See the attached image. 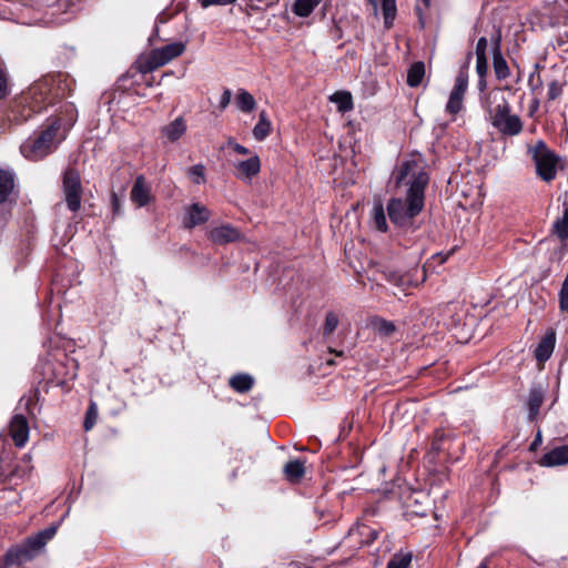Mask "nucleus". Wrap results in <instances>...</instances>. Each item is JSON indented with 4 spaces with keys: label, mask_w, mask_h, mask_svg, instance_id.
I'll return each mask as SVG.
<instances>
[{
    "label": "nucleus",
    "mask_w": 568,
    "mask_h": 568,
    "mask_svg": "<svg viewBox=\"0 0 568 568\" xmlns=\"http://www.w3.org/2000/svg\"><path fill=\"white\" fill-rule=\"evenodd\" d=\"M493 67L496 74V78L498 80H505L510 75V71L507 64V61L503 57L500 49H499V42H497L495 49H494V57H493Z\"/></svg>",
    "instance_id": "obj_18"
},
{
    "label": "nucleus",
    "mask_w": 568,
    "mask_h": 568,
    "mask_svg": "<svg viewBox=\"0 0 568 568\" xmlns=\"http://www.w3.org/2000/svg\"><path fill=\"white\" fill-rule=\"evenodd\" d=\"M425 75V64L423 62L413 63L407 71V84L412 88L418 87Z\"/></svg>",
    "instance_id": "obj_27"
},
{
    "label": "nucleus",
    "mask_w": 568,
    "mask_h": 568,
    "mask_svg": "<svg viewBox=\"0 0 568 568\" xmlns=\"http://www.w3.org/2000/svg\"><path fill=\"white\" fill-rule=\"evenodd\" d=\"M235 103L239 110H241L244 113L252 112L256 105L254 97L244 89L239 90L235 98Z\"/></svg>",
    "instance_id": "obj_25"
},
{
    "label": "nucleus",
    "mask_w": 568,
    "mask_h": 568,
    "mask_svg": "<svg viewBox=\"0 0 568 568\" xmlns=\"http://www.w3.org/2000/svg\"><path fill=\"white\" fill-rule=\"evenodd\" d=\"M536 164L538 175L545 181H551L557 173V156L541 140L529 149Z\"/></svg>",
    "instance_id": "obj_6"
},
{
    "label": "nucleus",
    "mask_w": 568,
    "mask_h": 568,
    "mask_svg": "<svg viewBox=\"0 0 568 568\" xmlns=\"http://www.w3.org/2000/svg\"><path fill=\"white\" fill-rule=\"evenodd\" d=\"M254 384V379L248 374H237L231 377L230 386L237 393L248 392Z\"/></svg>",
    "instance_id": "obj_26"
},
{
    "label": "nucleus",
    "mask_w": 568,
    "mask_h": 568,
    "mask_svg": "<svg viewBox=\"0 0 568 568\" xmlns=\"http://www.w3.org/2000/svg\"><path fill=\"white\" fill-rule=\"evenodd\" d=\"M366 532L369 536V539L367 540V542H372V541L376 540L378 537V532L376 530L371 529L369 527L363 526L361 534L365 535Z\"/></svg>",
    "instance_id": "obj_47"
},
{
    "label": "nucleus",
    "mask_w": 568,
    "mask_h": 568,
    "mask_svg": "<svg viewBox=\"0 0 568 568\" xmlns=\"http://www.w3.org/2000/svg\"><path fill=\"white\" fill-rule=\"evenodd\" d=\"M60 121H53L45 130L29 136L21 145V154L30 161H39L53 152L57 148Z\"/></svg>",
    "instance_id": "obj_4"
},
{
    "label": "nucleus",
    "mask_w": 568,
    "mask_h": 568,
    "mask_svg": "<svg viewBox=\"0 0 568 568\" xmlns=\"http://www.w3.org/2000/svg\"><path fill=\"white\" fill-rule=\"evenodd\" d=\"M236 170V178L244 181H250L253 176L258 174L261 170V161L256 154L251 155L247 160L234 163Z\"/></svg>",
    "instance_id": "obj_11"
},
{
    "label": "nucleus",
    "mask_w": 568,
    "mask_h": 568,
    "mask_svg": "<svg viewBox=\"0 0 568 568\" xmlns=\"http://www.w3.org/2000/svg\"><path fill=\"white\" fill-rule=\"evenodd\" d=\"M477 568H489V567H488V562H487V560L481 561V562L477 566Z\"/></svg>",
    "instance_id": "obj_51"
},
{
    "label": "nucleus",
    "mask_w": 568,
    "mask_h": 568,
    "mask_svg": "<svg viewBox=\"0 0 568 568\" xmlns=\"http://www.w3.org/2000/svg\"><path fill=\"white\" fill-rule=\"evenodd\" d=\"M540 435H538V437L535 439L534 444L535 445L536 443H538V439H539Z\"/></svg>",
    "instance_id": "obj_53"
},
{
    "label": "nucleus",
    "mask_w": 568,
    "mask_h": 568,
    "mask_svg": "<svg viewBox=\"0 0 568 568\" xmlns=\"http://www.w3.org/2000/svg\"><path fill=\"white\" fill-rule=\"evenodd\" d=\"M202 8H209L211 6H227L233 4L236 0H200Z\"/></svg>",
    "instance_id": "obj_42"
},
{
    "label": "nucleus",
    "mask_w": 568,
    "mask_h": 568,
    "mask_svg": "<svg viewBox=\"0 0 568 568\" xmlns=\"http://www.w3.org/2000/svg\"><path fill=\"white\" fill-rule=\"evenodd\" d=\"M463 95L449 94L448 102L446 104V111L449 114L456 115L463 109Z\"/></svg>",
    "instance_id": "obj_34"
},
{
    "label": "nucleus",
    "mask_w": 568,
    "mask_h": 568,
    "mask_svg": "<svg viewBox=\"0 0 568 568\" xmlns=\"http://www.w3.org/2000/svg\"><path fill=\"white\" fill-rule=\"evenodd\" d=\"M61 83V75H48L36 81L22 95L23 112L28 110V113H23L22 116L27 120L31 114L41 112L47 105L62 98Z\"/></svg>",
    "instance_id": "obj_2"
},
{
    "label": "nucleus",
    "mask_w": 568,
    "mask_h": 568,
    "mask_svg": "<svg viewBox=\"0 0 568 568\" xmlns=\"http://www.w3.org/2000/svg\"><path fill=\"white\" fill-rule=\"evenodd\" d=\"M305 473L304 460L294 459L290 460L284 466V474L290 481H298Z\"/></svg>",
    "instance_id": "obj_23"
},
{
    "label": "nucleus",
    "mask_w": 568,
    "mask_h": 568,
    "mask_svg": "<svg viewBox=\"0 0 568 568\" xmlns=\"http://www.w3.org/2000/svg\"><path fill=\"white\" fill-rule=\"evenodd\" d=\"M272 131V123L267 118L265 111H262L258 115V121L253 128V136L257 141L265 140Z\"/></svg>",
    "instance_id": "obj_21"
},
{
    "label": "nucleus",
    "mask_w": 568,
    "mask_h": 568,
    "mask_svg": "<svg viewBox=\"0 0 568 568\" xmlns=\"http://www.w3.org/2000/svg\"><path fill=\"white\" fill-rule=\"evenodd\" d=\"M393 181L400 196L387 203L390 222L399 229H415V219L425 206V190L429 182L423 158L412 154L404 159L393 172Z\"/></svg>",
    "instance_id": "obj_1"
},
{
    "label": "nucleus",
    "mask_w": 568,
    "mask_h": 568,
    "mask_svg": "<svg viewBox=\"0 0 568 568\" xmlns=\"http://www.w3.org/2000/svg\"><path fill=\"white\" fill-rule=\"evenodd\" d=\"M211 216L210 210L200 203H193L185 209L183 216V225L186 229H193L204 224Z\"/></svg>",
    "instance_id": "obj_9"
},
{
    "label": "nucleus",
    "mask_w": 568,
    "mask_h": 568,
    "mask_svg": "<svg viewBox=\"0 0 568 568\" xmlns=\"http://www.w3.org/2000/svg\"><path fill=\"white\" fill-rule=\"evenodd\" d=\"M57 526H50L38 534L41 535L44 538V541L48 542L57 532Z\"/></svg>",
    "instance_id": "obj_45"
},
{
    "label": "nucleus",
    "mask_w": 568,
    "mask_h": 568,
    "mask_svg": "<svg viewBox=\"0 0 568 568\" xmlns=\"http://www.w3.org/2000/svg\"><path fill=\"white\" fill-rule=\"evenodd\" d=\"M9 93L8 75L4 68L0 64V100Z\"/></svg>",
    "instance_id": "obj_38"
},
{
    "label": "nucleus",
    "mask_w": 568,
    "mask_h": 568,
    "mask_svg": "<svg viewBox=\"0 0 568 568\" xmlns=\"http://www.w3.org/2000/svg\"><path fill=\"white\" fill-rule=\"evenodd\" d=\"M560 93H561V87L556 81H552L549 85L548 98L550 100H555L560 95Z\"/></svg>",
    "instance_id": "obj_43"
},
{
    "label": "nucleus",
    "mask_w": 568,
    "mask_h": 568,
    "mask_svg": "<svg viewBox=\"0 0 568 568\" xmlns=\"http://www.w3.org/2000/svg\"><path fill=\"white\" fill-rule=\"evenodd\" d=\"M187 176L194 184H203L205 182V169L202 164H195L187 169Z\"/></svg>",
    "instance_id": "obj_33"
},
{
    "label": "nucleus",
    "mask_w": 568,
    "mask_h": 568,
    "mask_svg": "<svg viewBox=\"0 0 568 568\" xmlns=\"http://www.w3.org/2000/svg\"><path fill=\"white\" fill-rule=\"evenodd\" d=\"M111 203H112L113 213L114 214H120V212H121V201H120V199L118 197V195L115 193H112Z\"/></svg>",
    "instance_id": "obj_48"
},
{
    "label": "nucleus",
    "mask_w": 568,
    "mask_h": 568,
    "mask_svg": "<svg viewBox=\"0 0 568 568\" xmlns=\"http://www.w3.org/2000/svg\"><path fill=\"white\" fill-rule=\"evenodd\" d=\"M14 187V174L8 170H0V204L6 202Z\"/></svg>",
    "instance_id": "obj_20"
},
{
    "label": "nucleus",
    "mask_w": 568,
    "mask_h": 568,
    "mask_svg": "<svg viewBox=\"0 0 568 568\" xmlns=\"http://www.w3.org/2000/svg\"><path fill=\"white\" fill-rule=\"evenodd\" d=\"M374 8V11L376 12L377 11V8H378V2L377 0H367Z\"/></svg>",
    "instance_id": "obj_50"
},
{
    "label": "nucleus",
    "mask_w": 568,
    "mask_h": 568,
    "mask_svg": "<svg viewBox=\"0 0 568 568\" xmlns=\"http://www.w3.org/2000/svg\"><path fill=\"white\" fill-rule=\"evenodd\" d=\"M542 466L552 467L568 464V445H562L546 453L540 460Z\"/></svg>",
    "instance_id": "obj_16"
},
{
    "label": "nucleus",
    "mask_w": 568,
    "mask_h": 568,
    "mask_svg": "<svg viewBox=\"0 0 568 568\" xmlns=\"http://www.w3.org/2000/svg\"><path fill=\"white\" fill-rule=\"evenodd\" d=\"M338 325V317L335 313L328 312L324 323V335L332 334Z\"/></svg>",
    "instance_id": "obj_37"
},
{
    "label": "nucleus",
    "mask_w": 568,
    "mask_h": 568,
    "mask_svg": "<svg viewBox=\"0 0 568 568\" xmlns=\"http://www.w3.org/2000/svg\"><path fill=\"white\" fill-rule=\"evenodd\" d=\"M412 552H396L387 562L386 568H408L412 564Z\"/></svg>",
    "instance_id": "obj_29"
},
{
    "label": "nucleus",
    "mask_w": 568,
    "mask_h": 568,
    "mask_svg": "<svg viewBox=\"0 0 568 568\" xmlns=\"http://www.w3.org/2000/svg\"><path fill=\"white\" fill-rule=\"evenodd\" d=\"M62 192L65 204L71 212H78L81 207L82 183L78 170L68 168L62 174Z\"/></svg>",
    "instance_id": "obj_7"
},
{
    "label": "nucleus",
    "mask_w": 568,
    "mask_h": 568,
    "mask_svg": "<svg viewBox=\"0 0 568 568\" xmlns=\"http://www.w3.org/2000/svg\"><path fill=\"white\" fill-rule=\"evenodd\" d=\"M559 307L561 312H568V272L559 292Z\"/></svg>",
    "instance_id": "obj_36"
},
{
    "label": "nucleus",
    "mask_w": 568,
    "mask_h": 568,
    "mask_svg": "<svg viewBox=\"0 0 568 568\" xmlns=\"http://www.w3.org/2000/svg\"><path fill=\"white\" fill-rule=\"evenodd\" d=\"M320 3L321 0H296L293 6V12L298 17L306 18Z\"/></svg>",
    "instance_id": "obj_28"
},
{
    "label": "nucleus",
    "mask_w": 568,
    "mask_h": 568,
    "mask_svg": "<svg viewBox=\"0 0 568 568\" xmlns=\"http://www.w3.org/2000/svg\"><path fill=\"white\" fill-rule=\"evenodd\" d=\"M556 343L555 332H548L538 343L535 349V357L538 362L544 363L550 358Z\"/></svg>",
    "instance_id": "obj_15"
},
{
    "label": "nucleus",
    "mask_w": 568,
    "mask_h": 568,
    "mask_svg": "<svg viewBox=\"0 0 568 568\" xmlns=\"http://www.w3.org/2000/svg\"><path fill=\"white\" fill-rule=\"evenodd\" d=\"M489 100L494 105L488 108L491 125L503 135L515 136L523 131V121L511 113V108L500 91L490 92Z\"/></svg>",
    "instance_id": "obj_3"
},
{
    "label": "nucleus",
    "mask_w": 568,
    "mask_h": 568,
    "mask_svg": "<svg viewBox=\"0 0 568 568\" xmlns=\"http://www.w3.org/2000/svg\"><path fill=\"white\" fill-rule=\"evenodd\" d=\"M488 70L487 58H476V72L479 78H485Z\"/></svg>",
    "instance_id": "obj_39"
},
{
    "label": "nucleus",
    "mask_w": 568,
    "mask_h": 568,
    "mask_svg": "<svg viewBox=\"0 0 568 568\" xmlns=\"http://www.w3.org/2000/svg\"><path fill=\"white\" fill-rule=\"evenodd\" d=\"M329 100L336 104L337 110L342 113H346L354 108L353 98L348 91H337L329 97Z\"/></svg>",
    "instance_id": "obj_22"
},
{
    "label": "nucleus",
    "mask_w": 568,
    "mask_h": 568,
    "mask_svg": "<svg viewBox=\"0 0 568 568\" xmlns=\"http://www.w3.org/2000/svg\"><path fill=\"white\" fill-rule=\"evenodd\" d=\"M473 54L469 52L467 54V62L465 65H463L456 77L454 88L450 93L463 95L465 94L467 87H468V64L471 59Z\"/></svg>",
    "instance_id": "obj_19"
},
{
    "label": "nucleus",
    "mask_w": 568,
    "mask_h": 568,
    "mask_svg": "<svg viewBox=\"0 0 568 568\" xmlns=\"http://www.w3.org/2000/svg\"><path fill=\"white\" fill-rule=\"evenodd\" d=\"M488 42L485 37H481L477 41L476 45V58H487L486 51H487Z\"/></svg>",
    "instance_id": "obj_41"
},
{
    "label": "nucleus",
    "mask_w": 568,
    "mask_h": 568,
    "mask_svg": "<svg viewBox=\"0 0 568 568\" xmlns=\"http://www.w3.org/2000/svg\"><path fill=\"white\" fill-rule=\"evenodd\" d=\"M426 7H429L430 0H422Z\"/></svg>",
    "instance_id": "obj_52"
},
{
    "label": "nucleus",
    "mask_w": 568,
    "mask_h": 568,
    "mask_svg": "<svg viewBox=\"0 0 568 568\" xmlns=\"http://www.w3.org/2000/svg\"><path fill=\"white\" fill-rule=\"evenodd\" d=\"M232 92L230 89H225L220 98L219 105L222 110H224L231 102Z\"/></svg>",
    "instance_id": "obj_44"
},
{
    "label": "nucleus",
    "mask_w": 568,
    "mask_h": 568,
    "mask_svg": "<svg viewBox=\"0 0 568 568\" xmlns=\"http://www.w3.org/2000/svg\"><path fill=\"white\" fill-rule=\"evenodd\" d=\"M555 233L565 242H568V206L565 207L564 214L554 224Z\"/></svg>",
    "instance_id": "obj_31"
},
{
    "label": "nucleus",
    "mask_w": 568,
    "mask_h": 568,
    "mask_svg": "<svg viewBox=\"0 0 568 568\" xmlns=\"http://www.w3.org/2000/svg\"><path fill=\"white\" fill-rule=\"evenodd\" d=\"M229 145L233 148V150L239 153V154H243V155H247L250 154V150L247 148H245L244 145L242 144H239L236 142H234L233 140H229Z\"/></svg>",
    "instance_id": "obj_46"
},
{
    "label": "nucleus",
    "mask_w": 568,
    "mask_h": 568,
    "mask_svg": "<svg viewBox=\"0 0 568 568\" xmlns=\"http://www.w3.org/2000/svg\"><path fill=\"white\" fill-rule=\"evenodd\" d=\"M131 201L139 207L145 206L151 200V186L146 183L143 175L135 179L130 193Z\"/></svg>",
    "instance_id": "obj_13"
},
{
    "label": "nucleus",
    "mask_w": 568,
    "mask_h": 568,
    "mask_svg": "<svg viewBox=\"0 0 568 568\" xmlns=\"http://www.w3.org/2000/svg\"><path fill=\"white\" fill-rule=\"evenodd\" d=\"M389 282L394 283L398 287H402L403 291H405V287L410 284V281L408 277L398 275V274H392L389 277Z\"/></svg>",
    "instance_id": "obj_40"
},
{
    "label": "nucleus",
    "mask_w": 568,
    "mask_h": 568,
    "mask_svg": "<svg viewBox=\"0 0 568 568\" xmlns=\"http://www.w3.org/2000/svg\"><path fill=\"white\" fill-rule=\"evenodd\" d=\"M10 433L18 447L24 446L29 437L28 420L23 415H14L10 423Z\"/></svg>",
    "instance_id": "obj_12"
},
{
    "label": "nucleus",
    "mask_w": 568,
    "mask_h": 568,
    "mask_svg": "<svg viewBox=\"0 0 568 568\" xmlns=\"http://www.w3.org/2000/svg\"><path fill=\"white\" fill-rule=\"evenodd\" d=\"M373 223L376 230L381 232L387 231L386 215L382 204H377L373 207Z\"/></svg>",
    "instance_id": "obj_32"
},
{
    "label": "nucleus",
    "mask_w": 568,
    "mask_h": 568,
    "mask_svg": "<svg viewBox=\"0 0 568 568\" xmlns=\"http://www.w3.org/2000/svg\"><path fill=\"white\" fill-rule=\"evenodd\" d=\"M45 544L44 538L39 534L29 537L23 546L11 547L6 552L0 568H11L13 565L31 560Z\"/></svg>",
    "instance_id": "obj_5"
},
{
    "label": "nucleus",
    "mask_w": 568,
    "mask_h": 568,
    "mask_svg": "<svg viewBox=\"0 0 568 568\" xmlns=\"http://www.w3.org/2000/svg\"><path fill=\"white\" fill-rule=\"evenodd\" d=\"M382 10L385 27L390 28L396 17V0H382Z\"/></svg>",
    "instance_id": "obj_30"
},
{
    "label": "nucleus",
    "mask_w": 568,
    "mask_h": 568,
    "mask_svg": "<svg viewBox=\"0 0 568 568\" xmlns=\"http://www.w3.org/2000/svg\"><path fill=\"white\" fill-rule=\"evenodd\" d=\"M98 419V407L97 404L91 402L83 423V427L85 430H90L97 423Z\"/></svg>",
    "instance_id": "obj_35"
},
{
    "label": "nucleus",
    "mask_w": 568,
    "mask_h": 568,
    "mask_svg": "<svg viewBox=\"0 0 568 568\" xmlns=\"http://www.w3.org/2000/svg\"><path fill=\"white\" fill-rule=\"evenodd\" d=\"M544 398H545L544 387L539 384L532 385L531 388L529 389L528 400H527L528 419L530 422H534L537 418V416L539 414V408L544 403Z\"/></svg>",
    "instance_id": "obj_14"
},
{
    "label": "nucleus",
    "mask_w": 568,
    "mask_h": 568,
    "mask_svg": "<svg viewBox=\"0 0 568 568\" xmlns=\"http://www.w3.org/2000/svg\"><path fill=\"white\" fill-rule=\"evenodd\" d=\"M186 45L184 42H173L161 48L153 49L145 61L146 70L153 71L165 65L173 59L183 54Z\"/></svg>",
    "instance_id": "obj_8"
},
{
    "label": "nucleus",
    "mask_w": 568,
    "mask_h": 568,
    "mask_svg": "<svg viewBox=\"0 0 568 568\" xmlns=\"http://www.w3.org/2000/svg\"><path fill=\"white\" fill-rule=\"evenodd\" d=\"M186 132V123L182 116L176 118L174 121L162 128V134L169 142L178 141Z\"/></svg>",
    "instance_id": "obj_17"
},
{
    "label": "nucleus",
    "mask_w": 568,
    "mask_h": 568,
    "mask_svg": "<svg viewBox=\"0 0 568 568\" xmlns=\"http://www.w3.org/2000/svg\"><path fill=\"white\" fill-rule=\"evenodd\" d=\"M209 236L215 244L224 245L239 241L241 239V232L231 224H223L213 227L210 231Z\"/></svg>",
    "instance_id": "obj_10"
},
{
    "label": "nucleus",
    "mask_w": 568,
    "mask_h": 568,
    "mask_svg": "<svg viewBox=\"0 0 568 568\" xmlns=\"http://www.w3.org/2000/svg\"><path fill=\"white\" fill-rule=\"evenodd\" d=\"M369 325L375 333L384 337L390 336L396 329L395 324L393 322L384 320L378 316L371 318Z\"/></svg>",
    "instance_id": "obj_24"
},
{
    "label": "nucleus",
    "mask_w": 568,
    "mask_h": 568,
    "mask_svg": "<svg viewBox=\"0 0 568 568\" xmlns=\"http://www.w3.org/2000/svg\"><path fill=\"white\" fill-rule=\"evenodd\" d=\"M487 87V83H486V79L485 78H479L478 80V89L480 91H484Z\"/></svg>",
    "instance_id": "obj_49"
}]
</instances>
